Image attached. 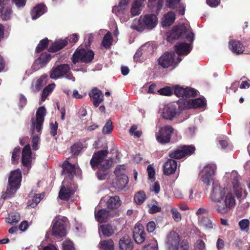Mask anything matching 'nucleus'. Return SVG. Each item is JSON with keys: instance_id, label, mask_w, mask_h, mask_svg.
<instances>
[{"instance_id": "603ef678", "label": "nucleus", "mask_w": 250, "mask_h": 250, "mask_svg": "<svg viewBox=\"0 0 250 250\" xmlns=\"http://www.w3.org/2000/svg\"><path fill=\"white\" fill-rule=\"evenodd\" d=\"M173 250H178L179 249V245L180 238L179 235L176 232L173 231Z\"/></svg>"}, {"instance_id": "680f3d73", "label": "nucleus", "mask_w": 250, "mask_h": 250, "mask_svg": "<svg viewBox=\"0 0 250 250\" xmlns=\"http://www.w3.org/2000/svg\"><path fill=\"white\" fill-rule=\"evenodd\" d=\"M63 250H75L73 243L68 240H65L62 243Z\"/></svg>"}, {"instance_id": "393cba45", "label": "nucleus", "mask_w": 250, "mask_h": 250, "mask_svg": "<svg viewBox=\"0 0 250 250\" xmlns=\"http://www.w3.org/2000/svg\"><path fill=\"white\" fill-rule=\"evenodd\" d=\"M9 0H0V17L3 21H7L10 19L11 14V8L7 6Z\"/></svg>"}, {"instance_id": "9d476101", "label": "nucleus", "mask_w": 250, "mask_h": 250, "mask_svg": "<svg viewBox=\"0 0 250 250\" xmlns=\"http://www.w3.org/2000/svg\"><path fill=\"white\" fill-rule=\"evenodd\" d=\"M77 189V186L73 182L68 181L66 179L62 181L59 193V198L63 200H67L74 194Z\"/></svg>"}, {"instance_id": "09e8293b", "label": "nucleus", "mask_w": 250, "mask_h": 250, "mask_svg": "<svg viewBox=\"0 0 250 250\" xmlns=\"http://www.w3.org/2000/svg\"><path fill=\"white\" fill-rule=\"evenodd\" d=\"M126 167L124 165L118 166L115 170L114 173L117 177H123L125 175Z\"/></svg>"}, {"instance_id": "0eeeda50", "label": "nucleus", "mask_w": 250, "mask_h": 250, "mask_svg": "<svg viewBox=\"0 0 250 250\" xmlns=\"http://www.w3.org/2000/svg\"><path fill=\"white\" fill-rule=\"evenodd\" d=\"M216 166L213 164H209L205 166L200 171L199 179L206 186H209L211 183H218L214 181V175ZM213 187H212V188Z\"/></svg>"}, {"instance_id": "de8ad7c7", "label": "nucleus", "mask_w": 250, "mask_h": 250, "mask_svg": "<svg viewBox=\"0 0 250 250\" xmlns=\"http://www.w3.org/2000/svg\"><path fill=\"white\" fill-rule=\"evenodd\" d=\"M112 42V38L111 34L109 32H107L103 38L102 45L104 47L107 48L110 47Z\"/></svg>"}, {"instance_id": "f257e3e1", "label": "nucleus", "mask_w": 250, "mask_h": 250, "mask_svg": "<svg viewBox=\"0 0 250 250\" xmlns=\"http://www.w3.org/2000/svg\"><path fill=\"white\" fill-rule=\"evenodd\" d=\"M180 38L186 39L190 43L179 42L174 45V50L178 56H176L173 52V69L182 60L180 55H187L192 48V43L194 40V34L188 23H183L173 27V40Z\"/></svg>"}, {"instance_id": "c85d7f7f", "label": "nucleus", "mask_w": 250, "mask_h": 250, "mask_svg": "<svg viewBox=\"0 0 250 250\" xmlns=\"http://www.w3.org/2000/svg\"><path fill=\"white\" fill-rule=\"evenodd\" d=\"M157 44L154 42H147L141 46V49L144 53V56L149 57L153 54L155 50L157 49Z\"/></svg>"}, {"instance_id": "4be33fe9", "label": "nucleus", "mask_w": 250, "mask_h": 250, "mask_svg": "<svg viewBox=\"0 0 250 250\" xmlns=\"http://www.w3.org/2000/svg\"><path fill=\"white\" fill-rule=\"evenodd\" d=\"M51 59V56L47 53H42L32 65V68L34 71H37L43 67Z\"/></svg>"}, {"instance_id": "6e6d98bb", "label": "nucleus", "mask_w": 250, "mask_h": 250, "mask_svg": "<svg viewBox=\"0 0 250 250\" xmlns=\"http://www.w3.org/2000/svg\"><path fill=\"white\" fill-rule=\"evenodd\" d=\"M239 225L242 230L247 231L249 229L250 221L247 219H243L239 222Z\"/></svg>"}, {"instance_id": "37998d69", "label": "nucleus", "mask_w": 250, "mask_h": 250, "mask_svg": "<svg viewBox=\"0 0 250 250\" xmlns=\"http://www.w3.org/2000/svg\"><path fill=\"white\" fill-rule=\"evenodd\" d=\"M99 245L100 250H113L114 249V242L111 239L101 241Z\"/></svg>"}, {"instance_id": "4468645a", "label": "nucleus", "mask_w": 250, "mask_h": 250, "mask_svg": "<svg viewBox=\"0 0 250 250\" xmlns=\"http://www.w3.org/2000/svg\"><path fill=\"white\" fill-rule=\"evenodd\" d=\"M78 34H73L66 39L57 41L51 44L48 49V51L53 52H56L66 46L68 40L70 42L75 43L78 41Z\"/></svg>"}, {"instance_id": "58836bf2", "label": "nucleus", "mask_w": 250, "mask_h": 250, "mask_svg": "<svg viewBox=\"0 0 250 250\" xmlns=\"http://www.w3.org/2000/svg\"><path fill=\"white\" fill-rule=\"evenodd\" d=\"M121 205L119 197L118 196L110 197L107 201V206L109 208L115 209L118 208Z\"/></svg>"}, {"instance_id": "ddd939ff", "label": "nucleus", "mask_w": 250, "mask_h": 250, "mask_svg": "<svg viewBox=\"0 0 250 250\" xmlns=\"http://www.w3.org/2000/svg\"><path fill=\"white\" fill-rule=\"evenodd\" d=\"M174 94L179 98L184 99L183 103L186 100L190 99V97H194L197 95V90L193 88L187 87L183 88L178 85L173 86Z\"/></svg>"}, {"instance_id": "a878e982", "label": "nucleus", "mask_w": 250, "mask_h": 250, "mask_svg": "<svg viewBox=\"0 0 250 250\" xmlns=\"http://www.w3.org/2000/svg\"><path fill=\"white\" fill-rule=\"evenodd\" d=\"M158 62L163 68H167L172 64V52L164 53L158 60Z\"/></svg>"}, {"instance_id": "bb28decb", "label": "nucleus", "mask_w": 250, "mask_h": 250, "mask_svg": "<svg viewBox=\"0 0 250 250\" xmlns=\"http://www.w3.org/2000/svg\"><path fill=\"white\" fill-rule=\"evenodd\" d=\"M146 0H135L132 4L130 8V16L134 17L139 15L142 11V8L144 6V2Z\"/></svg>"}, {"instance_id": "e433bc0d", "label": "nucleus", "mask_w": 250, "mask_h": 250, "mask_svg": "<svg viewBox=\"0 0 250 250\" xmlns=\"http://www.w3.org/2000/svg\"><path fill=\"white\" fill-rule=\"evenodd\" d=\"M180 0H173V10L176 14L184 15L185 12V5L180 2Z\"/></svg>"}, {"instance_id": "774afa93", "label": "nucleus", "mask_w": 250, "mask_h": 250, "mask_svg": "<svg viewBox=\"0 0 250 250\" xmlns=\"http://www.w3.org/2000/svg\"><path fill=\"white\" fill-rule=\"evenodd\" d=\"M40 142V137L38 135H34L32 140V146L34 150L38 149V145Z\"/></svg>"}, {"instance_id": "bf43d9fd", "label": "nucleus", "mask_w": 250, "mask_h": 250, "mask_svg": "<svg viewBox=\"0 0 250 250\" xmlns=\"http://www.w3.org/2000/svg\"><path fill=\"white\" fill-rule=\"evenodd\" d=\"M178 161L173 160V180L177 179L179 175V169H177Z\"/></svg>"}, {"instance_id": "e2e57ef3", "label": "nucleus", "mask_w": 250, "mask_h": 250, "mask_svg": "<svg viewBox=\"0 0 250 250\" xmlns=\"http://www.w3.org/2000/svg\"><path fill=\"white\" fill-rule=\"evenodd\" d=\"M20 152V147L19 146H17L14 149L12 154V161L13 163H15L19 159Z\"/></svg>"}, {"instance_id": "79ce46f5", "label": "nucleus", "mask_w": 250, "mask_h": 250, "mask_svg": "<svg viewBox=\"0 0 250 250\" xmlns=\"http://www.w3.org/2000/svg\"><path fill=\"white\" fill-rule=\"evenodd\" d=\"M21 220L20 214L18 212H12L6 218V222L10 225L18 223Z\"/></svg>"}, {"instance_id": "1a4fd4ad", "label": "nucleus", "mask_w": 250, "mask_h": 250, "mask_svg": "<svg viewBox=\"0 0 250 250\" xmlns=\"http://www.w3.org/2000/svg\"><path fill=\"white\" fill-rule=\"evenodd\" d=\"M67 219L66 217L58 216L53 221L52 234L59 237L64 236L66 234V226Z\"/></svg>"}, {"instance_id": "6ab92c4d", "label": "nucleus", "mask_w": 250, "mask_h": 250, "mask_svg": "<svg viewBox=\"0 0 250 250\" xmlns=\"http://www.w3.org/2000/svg\"><path fill=\"white\" fill-rule=\"evenodd\" d=\"M62 174L64 175V179L72 182V179L75 174V167L68 161H65L62 166Z\"/></svg>"}, {"instance_id": "cd10ccee", "label": "nucleus", "mask_w": 250, "mask_h": 250, "mask_svg": "<svg viewBox=\"0 0 250 250\" xmlns=\"http://www.w3.org/2000/svg\"><path fill=\"white\" fill-rule=\"evenodd\" d=\"M47 76L43 75L39 78L34 80L32 82L31 88L34 91H39L47 83Z\"/></svg>"}, {"instance_id": "69168bd1", "label": "nucleus", "mask_w": 250, "mask_h": 250, "mask_svg": "<svg viewBox=\"0 0 250 250\" xmlns=\"http://www.w3.org/2000/svg\"><path fill=\"white\" fill-rule=\"evenodd\" d=\"M58 123L57 122H55L54 123L51 122L50 124V134L55 136L57 133V129H58Z\"/></svg>"}, {"instance_id": "864d4df0", "label": "nucleus", "mask_w": 250, "mask_h": 250, "mask_svg": "<svg viewBox=\"0 0 250 250\" xmlns=\"http://www.w3.org/2000/svg\"><path fill=\"white\" fill-rule=\"evenodd\" d=\"M48 43L47 39H44L41 40L36 47V51L37 52H40L43 50L47 46Z\"/></svg>"}, {"instance_id": "412c9836", "label": "nucleus", "mask_w": 250, "mask_h": 250, "mask_svg": "<svg viewBox=\"0 0 250 250\" xmlns=\"http://www.w3.org/2000/svg\"><path fill=\"white\" fill-rule=\"evenodd\" d=\"M34 158L31 153L30 146L28 144L23 147L22 151V163L23 166L26 167L29 169L31 161Z\"/></svg>"}, {"instance_id": "5701e85b", "label": "nucleus", "mask_w": 250, "mask_h": 250, "mask_svg": "<svg viewBox=\"0 0 250 250\" xmlns=\"http://www.w3.org/2000/svg\"><path fill=\"white\" fill-rule=\"evenodd\" d=\"M21 180V173L20 169L12 171L8 179V183L11 186L20 188Z\"/></svg>"}, {"instance_id": "5fc2aeb1", "label": "nucleus", "mask_w": 250, "mask_h": 250, "mask_svg": "<svg viewBox=\"0 0 250 250\" xmlns=\"http://www.w3.org/2000/svg\"><path fill=\"white\" fill-rule=\"evenodd\" d=\"M157 92L161 95L170 96L172 94V88L170 86H166L158 90Z\"/></svg>"}, {"instance_id": "a19ab883", "label": "nucleus", "mask_w": 250, "mask_h": 250, "mask_svg": "<svg viewBox=\"0 0 250 250\" xmlns=\"http://www.w3.org/2000/svg\"><path fill=\"white\" fill-rule=\"evenodd\" d=\"M163 0H148V6L155 12L159 11L162 7Z\"/></svg>"}, {"instance_id": "423d86ee", "label": "nucleus", "mask_w": 250, "mask_h": 250, "mask_svg": "<svg viewBox=\"0 0 250 250\" xmlns=\"http://www.w3.org/2000/svg\"><path fill=\"white\" fill-rule=\"evenodd\" d=\"M70 67L68 64L55 65L50 71V78L52 79L57 80L65 77L68 80L75 82V77L70 72Z\"/></svg>"}, {"instance_id": "4d7b16f0", "label": "nucleus", "mask_w": 250, "mask_h": 250, "mask_svg": "<svg viewBox=\"0 0 250 250\" xmlns=\"http://www.w3.org/2000/svg\"><path fill=\"white\" fill-rule=\"evenodd\" d=\"M44 196V193L36 194L35 196H34L32 199V203L30 205L32 207H35L41 201V200L43 199Z\"/></svg>"}, {"instance_id": "a211bd4d", "label": "nucleus", "mask_w": 250, "mask_h": 250, "mask_svg": "<svg viewBox=\"0 0 250 250\" xmlns=\"http://www.w3.org/2000/svg\"><path fill=\"white\" fill-rule=\"evenodd\" d=\"M162 25L163 28L166 29V34L167 36V41L170 42H172V32L171 30L167 31V28L170 27L172 24V12H169L167 14L164 15L162 19Z\"/></svg>"}, {"instance_id": "7c9ffc66", "label": "nucleus", "mask_w": 250, "mask_h": 250, "mask_svg": "<svg viewBox=\"0 0 250 250\" xmlns=\"http://www.w3.org/2000/svg\"><path fill=\"white\" fill-rule=\"evenodd\" d=\"M46 7L43 4H40L35 7L31 12L32 19L36 20L46 12Z\"/></svg>"}, {"instance_id": "c756f323", "label": "nucleus", "mask_w": 250, "mask_h": 250, "mask_svg": "<svg viewBox=\"0 0 250 250\" xmlns=\"http://www.w3.org/2000/svg\"><path fill=\"white\" fill-rule=\"evenodd\" d=\"M99 230L100 232H102L104 236L109 237L117 231V228L110 224L103 225L100 226Z\"/></svg>"}, {"instance_id": "dca6fc26", "label": "nucleus", "mask_w": 250, "mask_h": 250, "mask_svg": "<svg viewBox=\"0 0 250 250\" xmlns=\"http://www.w3.org/2000/svg\"><path fill=\"white\" fill-rule=\"evenodd\" d=\"M184 105L185 107L188 109L200 108L202 110H205L207 106V103L206 100L204 98H192L184 101Z\"/></svg>"}, {"instance_id": "2eb2a0df", "label": "nucleus", "mask_w": 250, "mask_h": 250, "mask_svg": "<svg viewBox=\"0 0 250 250\" xmlns=\"http://www.w3.org/2000/svg\"><path fill=\"white\" fill-rule=\"evenodd\" d=\"M172 134V127L167 125L160 128L156 134L157 141L161 144H165L170 142Z\"/></svg>"}, {"instance_id": "a18cd8bd", "label": "nucleus", "mask_w": 250, "mask_h": 250, "mask_svg": "<svg viewBox=\"0 0 250 250\" xmlns=\"http://www.w3.org/2000/svg\"><path fill=\"white\" fill-rule=\"evenodd\" d=\"M134 199L137 204L141 205L146 199L145 193L143 191H138L135 194Z\"/></svg>"}, {"instance_id": "f704fd0d", "label": "nucleus", "mask_w": 250, "mask_h": 250, "mask_svg": "<svg viewBox=\"0 0 250 250\" xmlns=\"http://www.w3.org/2000/svg\"><path fill=\"white\" fill-rule=\"evenodd\" d=\"M161 116L167 120L172 119V104L169 103L163 104V107L160 109Z\"/></svg>"}, {"instance_id": "13d9d810", "label": "nucleus", "mask_w": 250, "mask_h": 250, "mask_svg": "<svg viewBox=\"0 0 250 250\" xmlns=\"http://www.w3.org/2000/svg\"><path fill=\"white\" fill-rule=\"evenodd\" d=\"M144 250H158V244L156 240L153 239L151 243L145 246Z\"/></svg>"}, {"instance_id": "338daca9", "label": "nucleus", "mask_w": 250, "mask_h": 250, "mask_svg": "<svg viewBox=\"0 0 250 250\" xmlns=\"http://www.w3.org/2000/svg\"><path fill=\"white\" fill-rule=\"evenodd\" d=\"M195 250H205V244L201 240H197L194 245Z\"/></svg>"}, {"instance_id": "b1692460", "label": "nucleus", "mask_w": 250, "mask_h": 250, "mask_svg": "<svg viewBox=\"0 0 250 250\" xmlns=\"http://www.w3.org/2000/svg\"><path fill=\"white\" fill-rule=\"evenodd\" d=\"M89 96L93 100V104L95 107H98L104 100V95L97 88H93L89 92Z\"/></svg>"}, {"instance_id": "f3484780", "label": "nucleus", "mask_w": 250, "mask_h": 250, "mask_svg": "<svg viewBox=\"0 0 250 250\" xmlns=\"http://www.w3.org/2000/svg\"><path fill=\"white\" fill-rule=\"evenodd\" d=\"M195 148L192 145H184L173 152V158L181 159L187 156L191 155L195 151Z\"/></svg>"}, {"instance_id": "7ed1b4c3", "label": "nucleus", "mask_w": 250, "mask_h": 250, "mask_svg": "<svg viewBox=\"0 0 250 250\" xmlns=\"http://www.w3.org/2000/svg\"><path fill=\"white\" fill-rule=\"evenodd\" d=\"M108 151L103 150L99 151L93 155L90 160V165L93 169H98L97 172L99 180L105 179L108 173V169L112 164V161L106 159Z\"/></svg>"}, {"instance_id": "0e129e2a", "label": "nucleus", "mask_w": 250, "mask_h": 250, "mask_svg": "<svg viewBox=\"0 0 250 250\" xmlns=\"http://www.w3.org/2000/svg\"><path fill=\"white\" fill-rule=\"evenodd\" d=\"M147 170L148 172V175L149 179L151 180V182H153L155 180V170L151 165H149L147 167Z\"/></svg>"}, {"instance_id": "f03ea898", "label": "nucleus", "mask_w": 250, "mask_h": 250, "mask_svg": "<svg viewBox=\"0 0 250 250\" xmlns=\"http://www.w3.org/2000/svg\"><path fill=\"white\" fill-rule=\"evenodd\" d=\"M235 192L232 188L222 187L218 183H213V188L210 193L211 200L223 205L217 204L215 206L216 210L219 213L224 214L233 208L236 205L234 196Z\"/></svg>"}, {"instance_id": "3c124183", "label": "nucleus", "mask_w": 250, "mask_h": 250, "mask_svg": "<svg viewBox=\"0 0 250 250\" xmlns=\"http://www.w3.org/2000/svg\"><path fill=\"white\" fill-rule=\"evenodd\" d=\"M113 130L112 122L108 120L103 128V133L104 134H108L112 132Z\"/></svg>"}, {"instance_id": "72a5a7b5", "label": "nucleus", "mask_w": 250, "mask_h": 250, "mask_svg": "<svg viewBox=\"0 0 250 250\" xmlns=\"http://www.w3.org/2000/svg\"><path fill=\"white\" fill-rule=\"evenodd\" d=\"M229 46L233 53L237 54H241L244 51L243 45L238 41L230 40Z\"/></svg>"}, {"instance_id": "6e6552de", "label": "nucleus", "mask_w": 250, "mask_h": 250, "mask_svg": "<svg viewBox=\"0 0 250 250\" xmlns=\"http://www.w3.org/2000/svg\"><path fill=\"white\" fill-rule=\"evenodd\" d=\"M129 0H120L118 5H115L112 8V12L120 21L123 22H126L131 18L128 12Z\"/></svg>"}, {"instance_id": "c9c22d12", "label": "nucleus", "mask_w": 250, "mask_h": 250, "mask_svg": "<svg viewBox=\"0 0 250 250\" xmlns=\"http://www.w3.org/2000/svg\"><path fill=\"white\" fill-rule=\"evenodd\" d=\"M19 188H17L16 186H11L9 184L6 191L2 192L1 199L5 200L13 197Z\"/></svg>"}, {"instance_id": "ea45409f", "label": "nucleus", "mask_w": 250, "mask_h": 250, "mask_svg": "<svg viewBox=\"0 0 250 250\" xmlns=\"http://www.w3.org/2000/svg\"><path fill=\"white\" fill-rule=\"evenodd\" d=\"M168 159L163 165V172L165 175H169L172 174V153L169 152Z\"/></svg>"}, {"instance_id": "49530a36", "label": "nucleus", "mask_w": 250, "mask_h": 250, "mask_svg": "<svg viewBox=\"0 0 250 250\" xmlns=\"http://www.w3.org/2000/svg\"><path fill=\"white\" fill-rule=\"evenodd\" d=\"M148 212L150 214L155 213L161 210V207L158 205V203L156 201H152L148 204Z\"/></svg>"}, {"instance_id": "c03bdc74", "label": "nucleus", "mask_w": 250, "mask_h": 250, "mask_svg": "<svg viewBox=\"0 0 250 250\" xmlns=\"http://www.w3.org/2000/svg\"><path fill=\"white\" fill-rule=\"evenodd\" d=\"M55 86V84L54 83H52L49 84L44 88L42 94V101L43 102L45 100L47 96L51 93L54 89Z\"/></svg>"}, {"instance_id": "39448f33", "label": "nucleus", "mask_w": 250, "mask_h": 250, "mask_svg": "<svg viewBox=\"0 0 250 250\" xmlns=\"http://www.w3.org/2000/svg\"><path fill=\"white\" fill-rule=\"evenodd\" d=\"M240 177L236 170L231 172H226L223 177V181L225 183V187L232 188L235 192L238 199L241 200L246 197L247 193L239 187Z\"/></svg>"}, {"instance_id": "20e7f679", "label": "nucleus", "mask_w": 250, "mask_h": 250, "mask_svg": "<svg viewBox=\"0 0 250 250\" xmlns=\"http://www.w3.org/2000/svg\"><path fill=\"white\" fill-rule=\"evenodd\" d=\"M158 22L156 16L153 14L141 16L138 19L133 20L131 28L139 32H142L145 29L151 30L154 28Z\"/></svg>"}, {"instance_id": "4c0bfd02", "label": "nucleus", "mask_w": 250, "mask_h": 250, "mask_svg": "<svg viewBox=\"0 0 250 250\" xmlns=\"http://www.w3.org/2000/svg\"><path fill=\"white\" fill-rule=\"evenodd\" d=\"M198 223L205 229L213 228L212 222L208 217L204 216H198Z\"/></svg>"}, {"instance_id": "aec40b11", "label": "nucleus", "mask_w": 250, "mask_h": 250, "mask_svg": "<svg viewBox=\"0 0 250 250\" xmlns=\"http://www.w3.org/2000/svg\"><path fill=\"white\" fill-rule=\"evenodd\" d=\"M133 237L138 244H142L146 239V233L144 228L141 224L135 225L133 231Z\"/></svg>"}, {"instance_id": "8fccbe9b", "label": "nucleus", "mask_w": 250, "mask_h": 250, "mask_svg": "<svg viewBox=\"0 0 250 250\" xmlns=\"http://www.w3.org/2000/svg\"><path fill=\"white\" fill-rule=\"evenodd\" d=\"M118 188L123 189L125 187V185L128 182V179L126 175H124L123 177H117Z\"/></svg>"}, {"instance_id": "473e14b6", "label": "nucleus", "mask_w": 250, "mask_h": 250, "mask_svg": "<svg viewBox=\"0 0 250 250\" xmlns=\"http://www.w3.org/2000/svg\"><path fill=\"white\" fill-rule=\"evenodd\" d=\"M120 250H132L133 243L128 236H125L119 241Z\"/></svg>"}, {"instance_id": "2f4dec72", "label": "nucleus", "mask_w": 250, "mask_h": 250, "mask_svg": "<svg viewBox=\"0 0 250 250\" xmlns=\"http://www.w3.org/2000/svg\"><path fill=\"white\" fill-rule=\"evenodd\" d=\"M110 216V212L105 209H99L95 211V219L98 222H104L107 221Z\"/></svg>"}, {"instance_id": "9b49d317", "label": "nucleus", "mask_w": 250, "mask_h": 250, "mask_svg": "<svg viewBox=\"0 0 250 250\" xmlns=\"http://www.w3.org/2000/svg\"><path fill=\"white\" fill-rule=\"evenodd\" d=\"M45 114L46 109L43 106L40 107L37 110L36 113V119L32 118L31 120V129L33 133L35 130L37 132L41 133Z\"/></svg>"}, {"instance_id": "f8f14e48", "label": "nucleus", "mask_w": 250, "mask_h": 250, "mask_svg": "<svg viewBox=\"0 0 250 250\" xmlns=\"http://www.w3.org/2000/svg\"><path fill=\"white\" fill-rule=\"evenodd\" d=\"M93 57L94 53L92 51L83 48L77 49L73 55L72 61L75 64L79 62H88L93 60Z\"/></svg>"}, {"instance_id": "052dcab7", "label": "nucleus", "mask_w": 250, "mask_h": 250, "mask_svg": "<svg viewBox=\"0 0 250 250\" xmlns=\"http://www.w3.org/2000/svg\"><path fill=\"white\" fill-rule=\"evenodd\" d=\"M82 148V145L81 143H76L71 147V151L74 155H78Z\"/></svg>"}]
</instances>
